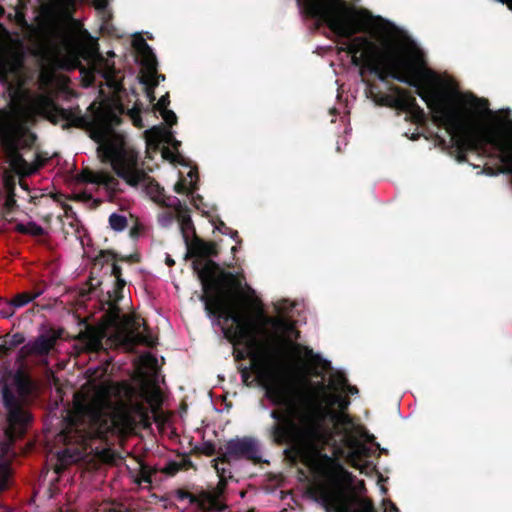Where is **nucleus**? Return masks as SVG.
Here are the masks:
<instances>
[{"label": "nucleus", "mask_w": 512, "mask_h": 512, "mask_svg": "<svg viewBox=\"0 0 512 512\" xmlns=\"http://www.w3.org/2000/svg\"><path fill=\"white\" fill-rule=\"evenodd\" d=\"M267 396L285 409H273V424L267 435L277 446H287L285 457L292 463H302L315 474L325 473L326 479L316 482L309 490L311 496L326 512H376L373 502L358 498L346 491L342 482L351 483L353 475L327 454H320V445L327 442L329 430L325 424L326 411L307 400L296 404L287 398L286 390L277 382L266 387Z\"/></svg>", "instance_id": "f257e3e1"}, {"label": "nucleus", "mask_w": 512, "mask_h": 512, "mask_svg": "<svg viewBox=\"0 0 512 512\" xmlns=\"http://www.w3.org/2000/svg\"><path fill=\"white\" fill-rule=\"evenodd\" d=\"M339 50L351 55V63L360 68L362 77L368 71L382 82L391 78L415 88V93L431 110L433 123L451 135L452 149L459 163L467 161L468 151L486 153L485 130L475 129L466 115L450 103L438 76L424 67L421 56L409 55L391 44L380 47L365 36L351 38Z\"/></svg>", "instance_id": "f03ea898"}, {"label": "nucleus", "mask_w": 512, "mask_h": 512, "mask_svg": "<svg viewBox=\"0 0 512 512\" xmlns=\"http://www.w3.org/2000/svg\"><path fill=\"white\" fill-rule=\"evenodd\" d=\"M187 248L186 258H194L192 269L201 282L202 293L199 300L204 303L205 312L209 317L224 322L241 323L240 314L232 305L231 290H225L223 285L239 290L241 282L234 273L223 270L220 265L209 259L219 254L218 245L215 242H207L197 235L191 238L185 236Z\"/></svg>", "instance_id": "7ed1b4c3"}, {"label": "nucleus", "mask_w": 512, "mask_h": 512, "mask_svg": "<svg viewBox=\"0 0 512 512\" xmlns=\"http://www.w3.org/2000/svg\"><path fill=\"white\" fill-rule=\"evenodd\" d=\"M83 419L69 417L65 428L58 434L59 442L65 445L62 457L71 462L81 459L92 450L94 440H106L113 432L126 434L136 425V419L127 404H121L109 414L101 405L89 404L81 407Z\"/></svg>", "instance_id": "20e7f679"}, {"label": "nucleus", "mask_w": 512, "mask_h": 512, "mask_svg": "<svg viewBox=\"0 0 512 512\" xmlns=\"http://www.w3.org/2000/svg\"><path fill=\"white\" fill-rule=\"evenodd\" d=\"M18 364L19 367L13 376V387L4 384L1 388L2 403L8 423L7 435L11 439L22 437L33 420L28 407L35 390V383L26 364Z\"/></svg>", "instance_id": "39448f33"}, {"label": "nucleus", "mask_w": 512, "mask_h": 512, "mask_svg": "<svg viewBox=\"0 0 512 512\" xmlns=\"http://www.w3.org/2000/svg\"><path fill=\"white\" fill-rule=\"evenodd\" d=\"M34 115L23 105L11 103L9 108H0V143L8 150L14 168H26L27 161L20 149H31L37 136L28 124Z\"/></svg>", "instance_id": "423d86ee"}, {"label": "nucleus", "mask_w": 512, "mask_h": 512, "mask_svg": "<svg viewBox=\"0 0 512 512\" xmlns=\"http://www.w3.org/2000/svg\"><path fill=\"white\" fill-rule=\"evenodd\" d=\"M246 313H240L241 323L232 322L234 325L222 327L225 338L233 344H247L252 347L256 344V336L263 331L265 325H271L275 330L285 335L299 336V331L293 322L283 317H268L260 299L246 300Z\"/></svg>", "instance_id": "0eeeda50"}, {"label": "nucleus", "mask_w": 512, "mask_h": 512, "mask_svg": "<svg viewBox=\"0 0 512 512\" xmlns=\"http://www.w3.org/2000/svg\"><path fill=\"white\" fill-rule=\"evenodd\" d=\"M297 3L307 17L326 24L332 32L344 38H351L364 30L363 25L353 23V18L361 17L366 21L372 19L368 10L356 12L344 0H297Z\"/></svg>", "instance_id": "6e6552de"}, {"label": "nucleus", "mask_w": 512, "mask_h": 512, "mask_svg": "<svg viewBox=\"0 0 512 512\" xmlns=\"http://www.w3.org/2000/svg\"><path fill=\"white\" fill-rule=\"evenodd\" d=\"M106 157L111 162L112 169L118 177L122 178L128 185L137 187L139 184L145 186L146 192L159 200L164 189L143 169L139 168L138 154L134 151L118 148L113 145L106 148Z\"/></svg>", "instance_id": "1a4fd4ad"}, {"label": "nucleus", "mask_w": 512, "mask_h": 512, "mask_svg": "<svg viewBox=\"0 0 512 512\" xmlns=\"http://www.w3.org/2000/svg\"><path fill=\"white\" fill-rule=\"evenodd\" d=\"M37 109L40 115L54 125L64 121L61 125L63 130L71 127L88 129L93 125L92 118L88 115H83L79 106L66 109L57 105L51 98L46 96H41L38 99Z\"/></svg>", "instance_id": "9d476101"}, {"label": "nucleus", "mask_w": 512, "mask_h": 512, "mask_svg": "<svg viewBox=\"0 0 512 512\" xmlns=\"http://www.w3.org/2000/svg\"><path fill=\"white\" fill-rule=\"evenodd\" d=\"M261 444L252 436L235 437L224 444V450L219 456L222 463L245 460L254 465L264 463Z\"/></svg>", "instance_id": "9b49d317"}, {"label": "nucleus", "mask_w": 512, "mask_h": 512, "mask_svg": "<svg viewBox=\"0 0 512 512\" xmlns=\"http://www.w3.org/2000/svg\"><path fill=\"white\" fill-rule=\"evenodd\" d=\"M484 147L490 145L494 151L489 152L486 149L484 153L488 158L498 159L502 165L496 168L485 166L483 172L489 176L498 174L511 175L512 184V140H503L493 130H485L483 133Z\"/></svg>", "instance_id": "f8f14e48"}, {"label": "nucleus", "mask_w": 512, "mask_h": 512, "mask_svg": "<svg viewBox=\"0 0 512 512\" xmlns=\"http://www.w3.org/2000/svg\"><path fill=\"white\" fill-rule=\"evenodd\" d=\"M364 83L366 85V90L369 94V97L375 102L376 105L389 107L400 111L407 107L406 101L411 94L410 91L396 85H391L389 90L394 95H388L382 93L379 90V87L371 81L364 80Z\"/></svg>", "instance_id": "ddd939ff"}, {"label": "nucleus", "mask_w": 512, "mask_h": 512, "mask_svg": "<svg viewBox=\"0 0 512 512\" xmlns=\"http://www.w3.org/2000/svg\"><path fill=\"white\" fill-rule=\"evenodd\" d=\"M58 335H60V332H57L52 328L42 332L34 340L29 341L19 349L16 362L23 364L30 356L48 355L54 347L58 339Z\"/></svg>", "instance_id": "4468645a"}, {"label": "nucleus", "mask_w": 512, "mask_h": 512, "mask_svg": "<svg viewBox=\"0 0 512 512\" xmlns=\"http://www.w3.org/2000/svg\"><path fill=\"white\" fill-rule=\"evenodd\" d=\"M228 480L219 479L217 485L210 489H201V493H208V500H203L201 512H225L229 506L226 499Z\"/></svg>", "instance_id": "2eb2a0df"}, {"label": "nucleus", "mask_w": 512, "mask_h": 512, "mask_svg": "<svg viewBox=\"0 0 512 512\" xmlns=\"http://www.w3.org/2000/svg\"><path fill=\"white\" fill-rule=\"evenodd\" d=\"M106 335V327L87 325L86 329L81 331L75 339L83 344L85 352L98 353L105 350L103 340Z\"/></svg>", "instance_id": "dca6fc26"}, {"label": "nucleus", "mask_w": 512, "mask_h": 512, "mask_svg": "<svg viewBox=\"0 0 512 512\" xmlns=\"http://www.w3.org/2000/svg\"><path fill=\"white\" fill-rule=\"evenodd\" d=\"M24 64V57L14 53L9 57L0 56V80L7 81L11 74L18 72Z\"/></svg>", "instance_id": "f3484780"}, {"label": "nucleus", "mask_w": 512, "mask_h": 512, "mask_svg": "<svg viewBox=\"0 0 512 512\" xmlns=\"http://www.w3.org/2000/svg\"><path fill=\"white\" fill-rule=\"evenodd\" d=\"M110 260L126 263H136L139 262L140 259L138 254L121 255L113 250L103 249L99 251L93 262L95 266L103 267L105 264H108Z\"/></svg>", "instance_id": "a211bd4d"}, {"label": "nucleus", "mask_w": 512, "mask_h": 512, "mask_svg": "<svg viewBox=\"0 0 512 512\" xmlns=\"http://www.w3.org/2000/svg\"><path fill=\"white\" fill-rule=\"evenodd\" d=\"M175 496L179 501L189 500V504L194 505L199 512H201L203 500H208L209 498L208 493H201V489H197L192 493L183 488H179L175 491Z\"/></svg>", "instance_id": "6ab92c4d"}, {"label": "nucleus", "mask_w": 512, "mask_h": 512, "mask_svg": "<svg viewBox=\"0 0 512 512\" xmlns=\"http://www.w3.org/2000/svg\"><path fill=\"white\" fill-rule=\"evenodd\" d=\"M138 327L126 329L115 333V341L127 350H133L138 343Z\"/></svg>", "instance_id": "aec40b11"}, {"label": "nucleus", "mask_w": 512, "mask_h": 512, "mask_svg": "<svg viewBox=\"0 0 512 512\" xmlns=\"http://www.w3.org/2000/svg\"><path fill=\"white\" fill-rule=\"evenodd\" d=\"M406 105L407 107L402 111L409 114L412 122L420 124L425 121L426 114L424 110L417 104L416 98L412 94H410L409 98H407Z\"/></svg>", "instance_id": "412c9836"}, {"label": "nucleus", "mask_w": 512, "mask_h": 512, "mask_svg": "<svg viewBox=\"0 0 512 512\" xmlns=\"http://www.w3.org/2000/svg\"><path fill=\"white\" fill-rule=\"evenodd\" d=\"M108 309L104 314L105 322L108 326L117 327L122 319L121 309L115 301H106Z\"/></svg>", "instance_id": "4be33fe9"}, {"label": "nucleus", "mask_w": 512, "mask_h": 512, "mask_svg": "<svg viewBox=\"0 0 512 512\" xmlns=\"http://www.w3.org/2000/svg\"><path fill=\"white\" fill-rule=\"evenodd\" d=\"M137 53L141 57V65L143 69L146 72H156L158 62L151 46L148 44V50L142 49Z\"/></svg>", "instance_id": "5701e85b"}, {"label": "nucleus", "mask_w": 512, "mask_h": 512, "mask_svg": "<svg viewBox=\"0 0 512 512\" xmlns=\"http://www.w3.org/2000/svg\"><path fill=\"white\" fill-rule=\"evenodd\" d=\"M41 294L42 290L25 291L15 295L10 301L15 310L16 308H21L27 305L28 303L39 297Z\"/></svg>", "instance_id": "b1692460"}, {"label": "nucleus", "mask_w": 512, "mask_h": 512, "mask_svg": "<svg viewBox=\"0 0 512 512\" xmlns=\"http://www.w3.org/2000/svg\"><path fill=\"white\" fill-rule=\"evenodd\" d=\"M231 344L234 346L233 356H234L235 361L239 362V361L245 360L248 357H251L253 360H255L256 354L253 352V350L258 345V340L257 339H256V344L254 346H252V347H249L245 343H243V344H239V343L233 344V343H231Z\"/></svg>", "instance_id": "393cba45"}, {"label": "nucleus", "mask_w": 512, "mask_h": 512, "mask_svg": "<svg viewBox=\"0 0 512 512\" xmlns=\"http://www.w3.org/2000/svg\"><path fill=\"white\" fill-rule=\"evenodd\" d=\"M11 478V466L10 463L0 459V493L4 492L9 487Z\"/></svg>", "instance_id": "a878e982"}, {"label": "nucleus", "mask_w": 512, "mask_h": 512, "mask_svg": "<svg viewBox=\"0 0 512 512\" xmlns=\"http://www.w3.org/2000/svg\"><path fill=\"white\" fill-rule=\"evenodd\" d=\"M99 185L104 186L107 190L111 191L112 193H117L119 191L118 179L108 172L102 171Z\"/></svg>", "instance_id": "bb28decb"}, {"label": "nucleus", "mask_w": 512, "mask_h": 512, "mask_svg": "<svg viewBox=\"0 0 512 512\" xmlns=\"http://www.w3.org/2000/svg\"><path fill=\"white\" fill-rule=\"evenodd\" d=\"M332 403L338 406L341 413H344L349 408L350 400L347 396L338 394L333 397ZM341 418L342 421L345 423H348L350 421L349 416L346 414H343Z\"/></svg>", "instance_id": "cd10ccee"}, {"label": "nucleus", "mask_w": 512, "mask_h": 512, "mask_svg": "<svg viewBox=\"0 0 512 512\" xmlns=\"http://www.w3.org/2000/svg\"><path fill=\"white\" fill-rule=\"evenodd\" d=\"M128 221L124 215L112 213L109 216V225L115 231H123L127 227Z\"/></svg>", "instance_id": "c85d7f7f"}, {"label": "nucleus", "mask_w": 512, "mask_h": 512, "mask_svg": "<svg viewBox=\"0 0 512 512\" xmlns=\"http://www.w3.org/2000/svg\"><path fill=\"white\" fill-rule=\"evenodd\" d=\"M213 467L216 470L217 476L219 479L225 478L226 480L232 479V473L229 468L224 467L223 465L227 464L230 465V463H222L221 460H219V456L212 460Z\"/></svg>", "instance_id": "c756f323"}, {"label": "nucleus", "mask_w": 512, "mask_h": 512, "mask_svg": "<svg viewBox=\"0 0 512 512\" xmlns=\"http://www.w3.org/2000/svg\"><path fill=\"white\" fill-rule=\"evenodd\" d=\"M180 229H181V233H182V237H183L184 241H185V236H190V232L193 234V236L196 235L192 219L189 215H183L181 217Z\"/></svg>", "instance_id": "7c9ffc66"}, {"label": "nucleus", "mask_w": 512, "mask_h": 512, "mask_svg": "<svg viewBox=\"0 0 512 512\" xmlns=\"http://www.w3.org/2000/svg\"><path fill=\"white\" fill-rule=\"evenodd\" d=\"M108 264H111L110 276H113L115 281L118 282V287H125L126 281L122 277V268L119 265V261L110 260Z\"/></svg>", "instance_id": "2f4dec72"}, {"label": "nucleus", "mask_w": 512, "mask_h": 512, "mask_svg": "<svg viewBox=\"0 0 512 512\" xmlns=\"http://www.w3.org/2000/svg\"><path fill=\"white\" fill-rule=\"evenodd\" d=\"M101 173L102 171L84 169L80 174V179L86 183L99 185Z\"/></svg>", "instance_id": "473e14b6"}, {"label": "nucleus", "mask_w": 512, "mask_h": 512, "mask_svg": "<svg viewBox=\"0 0 512 512\" xmlns=\"http://www.w3.org/2000/svg\"><path fill=\"white\" fill-rule=\"evenodd\" d=\"M348 383V379L346 378V375L343 373V372H335L332 374L331 376V386L333 387V389L335 390H338V389H341L343 390L344 387L347 385Z\"/></svg>", "instance_id": "72a5a7b5"}, {"label": "nucleus", "mask_w": 512, "mask_h": 512, "mask_svg": "<svg viewBox=\"0 0 512 512\" xmlns=\"http://www.w3.org/2000/svg\"><path fill=\"white\" fill-rule=\"evenodd\" d=\"M140 83L145 85L146 95L151 103L155 100V88L158 86V81L149 82L148 77H141Z\"/></svg>", "instance_id": "f704fd0d"}, {"label": "nucleus", "mask_w": 512, "mask_h": 512, "mask_svg": "<svg viewBox=\"0 0 512 512\" xmlns=\"http://www.w3.org/2000/svg\"><path fill=\"white\" fill-rule=\"evenodd\" d=\"M132 411V415H138L143 421H148V409L141 402H136L131 405H128Z\"/></svg>", "instance_id": "c9c22d12"}, {"label": "nucleus", "mask_w": 512, "mask_h": 512, "mask_svg": "<svg viewBox=\"0 0 512 512\" xmlns=\"http://www.w3.org/2000/svg\"><path fill=\"white\" fill-rule=\"evenodd\" d=\"M15 310L10 300L0 298V317L9 318L13 316Z\"/></svg>", "instance_id": "e433bc0d"}, {"label": "nucleus", "mask_w": 512, "mask_h": 512, "mask_svg": "<svg viewBox=\"0 0 512 512\" xmlns=\"http://www.w3.org/2000/svg\"><path fill=\"white\" fill-rule=\"evenodd\" d=\"M148 330V327L145 325L146 333L138 332V343L153 348L156 345V338Z\"/></svg>", "instance_id": "4c0bfd02"}, {"label": "nucleus", "mask_w": 512, "mask_h": 512, "mask_svg": "<svg viewBox=\"0 0 512 512\" xmlns=\"http://www.w3.org/2000/svg\"><path fill=\"white\" fill-rule=\"evenodd\" d=\"M123 290L124 287L119 288L118 282H114V287L112 291H108V299L107 301H115V303H119L123 299Z\"/></svg>", "instance_id": "58836bf2"}, {"label": "nucleus", "mask_w": 512, "mask_h": 512, "mask_svg": "<svg viewBox=\"0 0 512 512\" xmlns=\"http://www.w3.org/2000/svg\"><path fill=\"white\" fill-rule=\"evenodd\" d=\"M295 348L298 350H303L305 357L310 360L317 361V362L322 361L321 357L318 354H315L313 349L309 348L308 346H301L299 344H296ZM323 362L325 365H329V362L324 361V360H323Z\"/></svg>", "instance_id": "ea45409f"}, {"label": "nucleus", "mask_w": 512, "mask_h": 512, "mask_svg": "<svg viewBox=\"0 0 512 512\" xmlns=\"http://www.w3.org/2000/svg\"><path fill=\"white\" fill-rule=\"evenodd\" d=\"M160 113L168 126L172 127L174 124H176L177 116L172 110L164 109Z\"/></svg>", "instance_id": "a19ab883"}, {"label": "nucleus", "mask_w": 512, "mask_h": 512, "mask_svg": "<svg viewBox=\"0 0 512 512\" xmlns=\"http://www.w3.org/2000/svg\"><path fill=\"white\" fill-rule=\"evenodd\" d=\"M25 342V336L22 333H15L11 336V338L7 341L10 348L14 350L19 345Z\"/></svg>", "instance_id": "79ce46f5"}, {"label": "nucleus", "mask_w": 512, "mask_h": 512, "mask_svg": "<svg viewBox=\"0 0 512 512\" xmlns=\"http://www.w3.org/2000/svg\"><path fill=\"white\" fill-rule=\"evenodd\" d=\"M180 470H182V465L178 462L171 461L165 466L163 472L169 476H174Z\"/></svg>", "instance_id": "37998d69"}, {"label": "nucleus", "mask_w": 512, "mask_h": 512, "mask_svg": "<svg viewBox=\"0 0 512 512\" xmlns=\"http://www.w3.org/2000/svg\"><path fill=\"white\" fill-rule=\"evenodd\" d=\"M27 234L32 235V236L41 237L45 234V230L42 226L36 224L35 222H29Z\"/></svg>", "instance_id": "c03bdc74"}, {"label": "nucleus", "mask_w": 512, "mask_h": 512, "mask_svg": "<svg viewBox=\"0 0 512 512\" xmlns=\"http://www.w3.org/2000/svg\"><path fill=\"white\" fill-rule=\"evenodd\" d=\"M138 482H145L148 484L152 482V472L149 470L147 466L141 467Z\"/></svg>", "instance_id": "a18cd8bd"}, {"label": "nucleus", "mask_w": 512, "mask_h": 512, "mask_svg": "<svg viewBox=\"0 0 512 512\" xmlns=\"http://www.w3.org/2000/svg\"><path fill=\"white\" fill-rule=\"evenodd\" d=\"M197 189V186L196 185H191V188L190 190L188 191L189 194H192L194 193V191ZM174 190L176 193L178 194H184L187 192V186L185 184V182L183 180H180L178 181L175 186H174Z\"/></svg>", "instance_id": "49530a36"}, {"label": "nucleus", "mask_w": 512, "mask_h": 512, "mask_svg": "<svg viewBox=\"0 0 512 512\" xmlns=\"http://www.w3.org/2000/svg\"><path fill=\"white\" fill-rule=\"evenodd\" d=\"M170 104V96L169 93H166L165 95L161 96L160 99L156 104H154V110L156 111H163L164 109H167V106Z\"/></svg>", "instance_id": "de8ad7c7"}, {"label": "nucleus", "mask_w": 512, "mask_h": 512, "mask_svg": "<svg viewBox=\"0 0 512 512\" xmlns=\"http://www.w3.org/2000/svg\"><path fill=\"white\" fill-rule=\"evenodd\" d=\"M224 450V447L223 448H220L218 451L216 450L215 448V445L213 443H206L203 447V454L210 457V456H213L215 454H218V456H220V454L223 452Z\"/></svg>", "instance_id": "09e8293b"}, {"label": "nucleus", "mask_w": 512, "mask_h": 512, "mask_svg": "<svg viewBox=\"0 0 512 512\" xmlns=\"http://www.w3.org/2000/svg\"><path fill=\"white\" fill-rule=\"evenodd\" d=\"M133 47L137 52L142 49L148 50V43L141 35H138L133 39Z\"/></svg>", "instance_id": "8fccbe9b"}, {"label": "nucleus", "mask_w": 512, "mask_h": 512, "mask_svg": "<svg viewBox=\"0 0 512 512\" xmlns=\"http://www.w3.org/2000/svg\"><path fill=\"white\" fill-rule=\"evenodd\" d=\"M13 190L14 189L12 188L11 192L6 197L5 203H4V206H5V208L8 211H12L15 208V206H16V199H15V195H14V191Z\"/></svg>", "instance_id": "3c124183"}, {"label": "nucleus", "mask_w": 512, "mask_h": 512, "mask_svg": "<svg viewBox=\"0 0 512 512\" xmlns=\"http://www.w3.org/2000/svg\"><path fill=\"white\" fill-rule=\"evenodd\" d=\"M142 77H148L149 82L158 81V84L160 83V81L165 80V75L158 74L157 71L156 72H146V74H144Z\"/></svg>", "instance_id": "603ef678"}, {"label": "nucleus", "mask_w": 512, "mask_h": 512, "mask_svg": "<svg viewBox=\"0 0 512 512\" xmlns=\"http://www.w3.org/2000/svg\"><path fill=\"white\" fill-rule=\"evenodd\" d=\"M473 101L475 102V106L478 109H487L488 107V101L486 99H478L473 96Z\"/></svg>", "instance_id": "864d4df0"}, {"label": "nucleus", "mask_w": 512, "mask_h": 512, "mask_svg": "<svg viewBox=\"0 0 512 512\" xmlns=\"http://www.w3.org/2000/svg\"><path fill=\"white\" fill-rule=\"evenodd\" d=\"M13 350L10 348L7 341L4 344H0V355L8 356Z\"/></svg>", "instance_id": "5fc2aeb1"}, {"label": "nucleus", "mask_w": 512, "mask_h": 512, "mask_svg": "<svg viewBox=\"0 0 512 512\" xmlns=\"http://www.w3.org/2000/svg\"><path fill=\"white\" fill-rule=\"evenodd\" d=\"M343 391H345L349 395H356L359 393L358 388L356 386L350 385L349 383H347Z\"/></svg>", "instance_id": "6e6d98bb"}, {"label": "nucleus", "mask_w": 512, "mask_h": 512, "mask_svg": "<svg viewBox=\"0 0 512 512\" xmlns=\"http://www.w3.org/2000/svg\"><path fill=\"white\" fill-rule=\"evenodd\" d=\"M179 463L182 465V469H185V470L194 467L193 462L191 461V459L188 456H185L182 459V461Z\"/></svg>", "instance_id": "4d7b16f0"}, {"label": "nucleus", "mask_w": 512, "mask_h": 512, "mask_svg": "<svg viewBox=\"0 0 512 512\" xmlns=\"http://www.w3.org/2000/svg\"><path fill=\"white\" fill-rule=\"evenodd\" d=\"M240 373H241V378H242L243 382L247 383L250 378V368L243 367L240 369Z\"/></svg>", "instance_id": "13d9d810"}, {"label": "nucleus", "mask_w": 512, "mask_h": 512, "mask_svg": "<svg viewBox=\"0 0 512 512\" xmlns=\"http://www.w3.org/2000/svg\"><path fill=\"white\" fill-rule=\"evenodd\" d=\"M368 470L374 471V470H376V467L375 466L371 467V464L369 462H366L364 465H362L360 467V472L365 473L366 475L369 474Z\"/></svg>", "instance_id": "bf43d9fd"}, {"label": "nucleus", "mask_w": 512, "mask_h": 512, "mask_svg": "<svg viewBox=\"0 0 512 512\" xmlns=\"http://www.w3.org/2000/svg\"><path fill=\"white\" fill-rule=\"evenodd\" d=\"M108 5L107 0H95V6L97 9L104 10Z\"/></svg>", "instance_id": "052dcab7"}, {"label": "nucleus", "mask_w": 512, "mask_h": 512, "mask_svg": "<svg viewBox=\"0 0 512 512\" xmlns=\"http://www.w3.org/2000/svg\"><path fill=\"white\" fill-rule=\"evenodd\" d=\"M17 231L20 232V233H23V234H27L28 233V224L27 225H24V224H18L17 227H16Z\"/></svg>", "instance_id": "680f3d73"}, {"label": "nucleus", "mask_w": 512, "mask_h": 512, "mask_svg": "<svg viewBox=\"0 0 512 512\" xmlns=\"http://www.w3.org/2000/svg\"><path fill=\"white\" fill-rule=\"evenodd\" d=\"M216 228L224 234L226 233V231H223L222 229L230 230V228H228L223 221H220L219 225L216 226Z\"/></svg>", "instance_id": "e2e57ef3"}, {"label": "nucleus", "mask_w": 512, "mask_h": 512, "mask_svg": "<svg viewBox=\"0 0 512 512\" xmlns=\"http://www.w3.org/2000/svg\"><path fill=\"white\" fill-rule=\"evenodd\" d=\"M165 263L168 267H172L175 265V261L173 258H171L170 255H167L166 259H165Z\"/></svg>", "instance_id": "0e129e2a"}, {"label": "nucleus", "mask_w": 512, "mask_h": 512, "mask_svg": "<svg viewBox=\"0 0 512 512\" xmlns=\"http://www.w3.org/2000/svg\"><path fill=\"white\" fill-rule=\"evenodd\" d=\"M89 284L91 288H95L96 286L100 285V281L94 279L93 277H90Z\"/></svg>", "instance_id": "69168bd1"}, {"label": "nucleus", "mask_w": 512, "mask_h": 512, "mask_svg": "<svg viewBox=\"0 0 512 512\" xmlns=\"http://www.w3.org/2000/svg\"><path fill=\"white\" fill-rule=\"evenodd\" d=\"M387 502L389 503L391 512H399L398 507L392 501L388 500Z\"/></svg>", "instance_id": "338daca9"}, {"label": "nucleus", "mask_w": 512, "mask_h": 512, "mask_svg": "<svg viewBox=\"0 0 512 512\" xmlns=\"http://www.w3.org/2000/svg\"><path fill=\"white\" fill-rule=\"evenodd\" d=\"M150 132L153 133V134H156L157 136H159L161 134V129L159 127H153L150 130Z\"/></svg>", "instance_id": "774afa93"}]
</instances>
